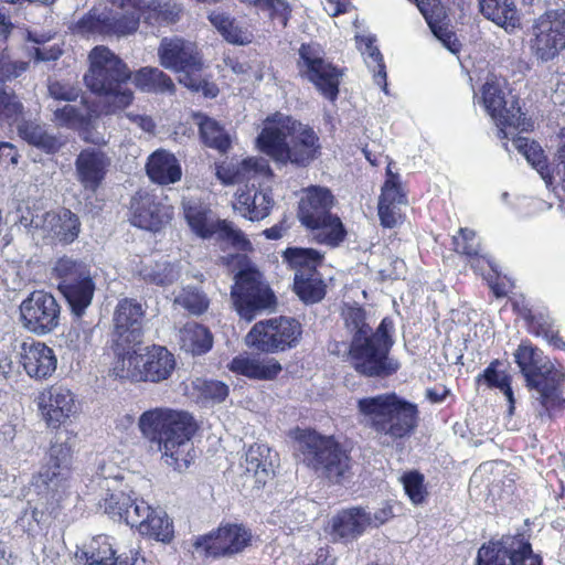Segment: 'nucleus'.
<instances>
[{
  "instance_id": "obj_1",
  "label": "nucleus",
  "mask_w": 565,
  "mask_h": 565,
  "mask_svg": "<svg viewBox=\"0 0 565 565\" xmlns=\"http://www.w3.org/2000/svg\"><path fill=\"white\" fill-rule=\"evenodd\" d=\"M256 143L278 166L305 168L321 153L316 131L281 113H275L264 120Z\"/></svg>"
},
{
  "instance_id": "obj_2",
  "label": "nucleus",
  "mask_w": 565,
  "mask_h": 565,
  "mask_svg": "<svg viewBox=\"0 0 565 565\" xmlns=\"http://www.w3.org/2000/svg\"><path fill=\"white\" fill-rule=\"evenodd\" d=\"M138 427L142 436L158 444L167 466L180 472L189 468L193 460L191 438L196 429L190 413L169 407L152 408L140 415Z\"/></svg>"
},
{
  "instance_id": "obj_3",
  "label": "nucleus",
  "mask_w": 565,
  "mask_h": 565,
  "mask_svg": "<svg viewBox=\"0 0 565 565\" xmlns=\"http://www.w3.org/2000/svg\"><path fill=\"white\" fill-rule=\"evenodd\" d=\"M113 466H100L92 480V487L102 498L98 502L104 513L116 519L126 526L137 530H168L172 522L161 508L152 509L143 501L137 503L125 493L122 480L118 475H111Z\"/></svg>"
},
{
  "instance_id": "obj_4",
  "label": "nucleus",
  "mask_w": 565,
  "mask_h": 565,
  "mask_svg": "<svg viewBox=\"0 0 565 565\" xmlns=\"http://www.w3.org/2000/svg\"><path fill=\"white\" fill-rule=\"evenodd\" d=\"M89 68L84 76L86 86L103 97L102 113L117 115L134 100V93L124 86L131 77L126 63L106 46H96L89 53Z\"/></svg>"
},
{
  "instance_id": "obj_5",
  "label": "nucleus",
  "mask_w": 565,
  "mask_h": 565,
  "mask_svg": "<svg viewBox=\"0 0 565 565\" xmlns=\"http://www.w3.org/2000/svg\"><path fill=\"white\" fill-rule=\"evenodd\" d=\"M362 423L377 435L396 440L409 436L418 424V408L395 393L359 399Z\"/></svg>"
},
{
  "instance_id": "obj_6",
  "label": "nucleus",
  "mask_w": 565,
  "mask_h": 565,
  "mask_svg": "<svg viewBox=\"0 0 565 565\" xmlns=\"http://www.w3.org/2000/svg\"><path fill=\"white\" fill-rule=\"evenodd\" d=\"M75 436L61 430L51 440L33 486L50 504H57L68 492L73 475Z\"/></svg>"
},
{
  "instance_id": "obj_7",
  "label": "nucleus",
  "mask_w": 565,
  "mask_h": 565,
  "mask_svg": "<svg viewBox=\"0 0 565 565\" xmlns=\"http://www.w3.org/2000/svg\"><path fill=\"white\" fill-rule=\"evenodd\" d=\"M514 360L546 409L565 402V374L540 349L523 342L514 352Z\"/></svg>"
},
{
  "instance_id": "obj_8",
  "label": "nucleus",
  "mask_w": 565,
  "mask_h": 565,
  "mask_svg": "<svg viewBox=\"0 0 565 565\" xmlns=\"http://www.w3.org/2000/svg\"><path fill=\"white\" fill-rule=\"evenodd\" d=\"M332 205L333 195L328 189L310 186L303 190L298 217L317 242L334 247L344 239L345 230L340 217L330 212Z\"/></svg>"
},
{
  "instance_id": "obj_9",
  "label": "nucleus",
  "mask_w": 565,
  "mask_h": 565,
  "mask_svg": "<svg viewBox=\"0 0 565 565\" xmlns=\"http://www.w3.org/2000/svg\"><path fill=\"white\" fill-rule=\"evenodd\" d=\"M160 65L179 74V83L191 90H204L205 95L215 96V87L209 86L201 71L203 58L198 45L181 36L163 38L158 47Z\"/></svg>"
},
{
  "instance_id": "obj_10",
  "label": "nucleus",
  "mask_w": 565,
  "mask_h": 565,
  "mask_svg": "<svg viewBox=\"0 0 565 565\" xmlns=\"http://www.w3.org/2000/svg\"><path fill=\"white\" fill-rule=\"evenodd\" d=\"M393 321L384 318L371 337L352 339L350 354L359 373L366 376H388L399 369L398 362L388 358L393 345Z\"/></svg>"
},
{
  "instance_id": "obj_11",
  "label": "nucleus",
  "mask_w": 565,
  "mask_h": 565,
  "mask_svg": "<svg viewBox=\"0 0 565 565\" xmlns=\"http://www.w3.org/2000/svg\"><path fill=\"white\" fill-rule=\"evenodd\" d=\"M298 449L303 462L329 480L340 482L350 475L351 459L347 450L332 437L315 431H302L298 437Z\"/></svg>"
},
{
  "instance_id": "obj_12",
  "label": "nucleus",
  "mask_w": 565,
  "mask_h": 565,
  "mask_svg": "<svg viewBox=\"0 0 565 565\" xmlns=\"http://www.w3.org/2000/svg\"><path fill=\"white\" fill-rule=\"evenodd\" d=\"M481 102L498 128V137L508 139L513 130H529L532 124L524 117L519 100L505 92V82L489 77L481 90Z\"/></svg>"
},
{
  "instance_id": "obj_13",
  "label": "nucleus",
  "mask_w": 565,
  "mask_h": 565,
  "mask_svg": "<svg viewBox=\"0 0 565 565\" xmlns=\"http://www.w3.org/2000/svg\"><path fill=\"white\" fill-rule=\"evenodd\" d=\"M54 274L60 279L58 289L68 301L72 311L81 317L90 305L95 284L89 268L68 257L60 258L54 266Z\"/></svg>"
},
{
  "instance_id": "obj_14",
  "label": "nucleus",
  "mask_w": 565,
  "mask_h": 565,
  "mask_svg": "<svg viewBox=\"0 0 565 565\" xmlns=\"http://www.w3.org/2000/svg\"><path fill=\"white\" fill-rule=\"evenodd\" d=\"M23 104L13 90L7 89L0 84V125H18L19 136L28 143L42 149L45 152H55L62 146L53 135L47 134L43 126L24 120Z\"/></svg>"
},
{
  "instance_id": "obj_15",
  "label": "nucleus",
  "mask_w": 565,
  "mask_h": 565,
  "mask_svg": "<svg viewBox=\"0 0 565 565\" xmlns=\"http://www.w3.org/2000/svg\"><path fill=\"white\" fill-rule=\"evenodd\" d=\"M235 279L231 295L241 318L252 321L259 311L273 307L275 297L258 270L246 268Z\"/></svg>"
},
{
  "instance_id": "obj_16",
  "label": "nucleus",
  "mask_w": 565,
  "mask_h": 565,
  "mask_svg": "<svg viewBox=\"0 0 565 565\" xmlns=\"http://www.w3.org/2000/svg\"><path fill=\"white\" fill-rule=\"evenodd\" d=\"M565 50V10H550L532 28L530 51L542 63H547Z\"/></svg>"
},
{
  "instance_id": "obj_17",
  "label": "nucleus",
  "mask_w": 565,
  "mask_h": 565,
  "mask_svg": "<svg viewBox=\"0 0 565 565\" xmlns=\"http://www.w3.org/2000/svg\"><path fill=\"white\" fill-rule=\"evenodd\" d=\"M300 335L301 326L297 320L278 317L255 323L246 335V343L263 352H276L296 345Z\"/></svg>"
},
{
  "instance_id": "obj_18",
  "label": "nucleus",
  "mask_w": 565,
  "mask_h": 565,
  "mask_svg": "<svg viewBox=\"0 0 565 565\" xmlns=\"http://www.w3.org/2000/svg\"><path fill=\"white\" fill-rule=\"evenodd\" d=\"M61 307L55 297L44 290L32 291L19 306V322L29 332L45 335L60 324Z\"/></svg>"
},
{
  "instance_id": "obj_19",
  "label": "nucleus",
  "mask_w": 565,
  "mask_h": 565,
  "mask_svg": "<svg viewBox=\"0 0 565 565\" xmlns=\"http://www.w3.org/2000/svg\"><path fill=\"white\" fill-rule=\"evenodd\" d=\"M477 565H542V557L522 534H507L478 551Z\"/></svg>"
},
{
  "instance_id": "obj_20",
  "label": "nucleus",
  "mask_w": 565,
  "mask_h": 565,
  "mask_svg": "<svg viewBox=\"0 0 565 565\" xmlns=\"http://www.w3.org/2000/svg\"><path fill=\"white\" fill-rule=\"evenodd\" d=\"M300 73L307 77L330 100L339 93V71L323 58V52L317 44H302L299 50Z\"/></svg>"
},
{
  "instance_id": "obj_21",
  "label": "nucleus",
  "mask_w": 565,
  "mask_h": 565,
  "mask_svg": "<svg viewBox=\"0 0 565 565\" xmlns=\"http://www.w3.org/2000/svg\"><path fill=\"white\" fill-rule=\"evenodd\" d=\"M172 215L173 207L153 192L141 190L131 199L130 222L134 226L157 232L170 222Z\"/></svg>"
},
{
  "instance_id": "obj_22",
  "label": "nucleus",
  "mask_w": 565,
  "mask_h": 565,
  "mask_svg": "<svg viewBox=\"0 0 565 565\" xmlns=\"http://www.w3.org/2000/svg\"><path fill=\"white\" fill-rule=\"evenodd\" d=\"M42 418L51 428H58L76 413L75 396L63 385H53L38 396Z\"/></svg>"
},
{
  "instance_id": "obj_23",
  "label": "nucleus",
  "mask_w": 565,
  "mask_h": 565,
  "mask_svg": "<svg viewBox=\"0 0 565 565\" xmlns=\"http://www.w3.org/2000/svg\"><path fill=\"white\" fill-rule=\"evenodd\" d=\"M111 158L100 148L83 149L75 159L76 180L85 190L96 192L106 178Z\"/></svg>"
},
{
  "instance_id": "obj_24",
  "label": "nucleus",
  "mask_w": 565,
  "mask_h": 565,
  "mask_svg": "<svg viewBox=\"0 0 565 565\" xmlns=\"http://www.w3.org/2000/svg\"><path fill=\"white\" fill-rule=\"evenodd\" d=\"M143 316L145 310L140 302L128 298L120 300L114 315V339H119V343H141Z\"/></svg>"
},
{
  "instance_id": "obj_25",
  "label": "nucleus",
  "mask_w": 565,
  "mask_h": 565,
  "mask_svg": "<svg viewBox=\"0 0 565 565\" xmlns=\"http://www.w3.org/2000/svg\"><path fill=\"white\" fill-rule=\"evenodd\" d=\"M20 355L23 370L34 380H46L56 370L57 359L53 349L42 342H24Z\"/></svg>"
},
{
  "instance_id": "obj_26",
  "label": "nucleus",
  "mask_w": 565,
  "mask_h": 565,
  "mask_svg": "<svg viewBox=\"0 0 565 565\" xmlns=\"http://www.w3.org/2000/svg\"><path fill=\"white\" fill-rule=\"evenodd\" d=\"M250 541V532H209L198 537L193 547L196 553L220 556L237 553Z\"/></svg>"
},
{
  "instance_id": "obj_27",
  "label": "nucleus",
  "mask_w": 565,
  "mask_h": 565,
  "mask_svg": "<svg viewBox=\"0 0 565 565\" xmlns=\"http://www.w3.org/2000/svg\"><path fill=\"white\" fill-rule=\"evenodd\" d=\"M270 175V167L264 158L224 162L216 168V177L226 185L249 182L257 177L269 178Z\"/></svg>"
},
{
  "instance_id": "obj_28",
  "label": "nucleus",
  "mask_w": 565,
  "mask_h": 565,
  "mask_svg": "<svg viewBox=\"0 0 565 565\" xmlns=\"http://www.w3.org/2000/svg\"><path fill=\"white\" fill-rule=\"evenodd\" d=\"M141 343L121 342L114 339L115 360L113 362L111 373L119 379H126L134 382L142 381V353Z\"/></svg>"
},
{
  "instance_id": "obj_29",
  "label": "nucleus",
  "mask_w": 565,
  "mask_h": 565,
  "mask_svg": "<svg viewBox=\"0 0 565 565\" xmlns=\"http://www.w3.org/2000/svg\"><path fill=\"white\" fill-rule=\"evenodd\" d=\"M142 381L160 383L168 380L175 370L174 355L164 347L152 345L142 353Z\"/></svg>"
},
{
  "instance_id": "obj_30",
  "label": "nucleus",
  "mask_w": 565,
  "mask_h": 565,
  "mask_svg": "<svg viewBox=\"0 0 565 565\" xmlns=\"http://www.w3.org/2000/svg\"><path fill=\"white\" fill-rule=\"evenodd\" d=\"M276 454L265 444L249 446L242 466L247 479H252L256 487L265 486L274 473Z\"/></svg>"
},
{
  "instance_id": "obj_31",
  "label": "nucleus",
  "mask_w": 565,
  "mask_h": 565,
  "mask_svg": "<svg viewBox=\"0 0 565 565\" xmlns=\"http://www.w3.org/2000/svg\"><path fill=\"white\" fill-rule=\"evenodd\" d=\"M81 223L70 210L44 213L42 235L64 244L72 243L79 234Z\"/></svg>"
},
{
  "instance_id": "obj_32",
  "label": "nucleus",
  "mask_w": 565,
  "mask_h": 565,
  "mask_svg": "<svg viewBox=\"0 0 565 565\" xmlns=\"http://www.w3.org/2000/svg\"><path fill=\"white\" fill-rule=\"evenodd\" d=\"M184 218L191 231L203 239L213 238V232L220 218H215L207 204L195 198L182 201Z\"/></svg>"
},
{
  "instance_id": "obj_33",
  "label": "nucleus",
  "mask_w": 565,
  "mask_h": 565,
  "mask_svg": "<svg viewBox=\"0 0 565 565\" xmlns=\"http://www.w3.org/2000/svg\"><path fill=\"white\" fill-rule=\"evenodd\" d=\"M390 513L385 510L372 514L361 507L339 511L331 520L332 530H364L379 527L385 523Z\"/></svg>"
},
{
  "instance_id": "obj_34",
  "label": "nucleus",
  "mask_w": 565,
  "mask_h": 565,
  "mask_svg": "<svg viewBox=\"0 0 565 565\" xmlns=\"http://www.w3.org/2000/svg\"><path fill=\"white\" fill-rule=\"evenodd\" d=\"M146 170L150 180L161 185L177 183L182 177L178 159L166 150L154 151L148 158Z\"/></svg>"
},
{
  "instance_id": "obj_35",
  "label": "nucleus",
  "mask_w": 565,
  "mask_h": 565,
  "mask_svg": "<svg viewBox=\"0 0 565 565\" xmlns=\"http://www.w3.org/2000/svg\"><path fill=\"white\" fill-rule=\"evenodd\" d=\"M230 370L253 380H271L280 371V363L274 358L238 355L230 363Z\"/></svg>"
},
{
  "instance_id": "obj_36",
  "label": "nucleus",
  "mask_w": 565,
  "mask_h": 565,
  "mask_svg": "<svg viewBox=\"0 0 565 565\" xmlns=\"http://www.w3.org/2000/svg\"><path fill=\"white\" fill-rule=\"evenodd\" d=\"M441 0H415L418 10L424 15L434 35L439 39L444 45L452 53L458 51V44L454 34L444 28L446 12L441 6Z\"/></svg>"
},
{
  "instance_id": "obj_37",
  "label": "nucleus",
  "mask_w": 565,
  "mask_h": 565,
  "mask_svg": "<svg viewBox=\"0 0 565 565\" xmlns=\"http://www.w3.org/2000/svg\"><path fill=\"white\" fill-rule=\"evenodd\" d=\"M274 204L271 195L254 188L238 190L233 207L250 221L263 220L269 214Z\"/></svg>"
},
{
  "instance_id": "obj_38",
  "label": "nucleus",
  "mask_w": 565,
  "mask_h": 565,
  "mask_svg": "<svg viewBox=\"0 0 565 565\" xmlns=\"http://www.w3.org/2000/svg\"><path fill=\"white\" fill-rule=\"evenodd\" d=\"M97 118V111L84 100L81 102L79 107L66 104L62 108L54 109V121L58 126L76 130L83 127H93Z\"/></svg>"
},
{
  "instance_id": "obj_39",
  "label": "nucleus",
  "mask_w": 565,
  "mask_h": 565,
  "mask_svg": "<svg viewBox=\"0 0 565 565\" xmlns=\"http://www.w3.org/2000/svg\"><path fill=\"white\" fill-rule=\"evenodd\" d=\"M481 13L507 31L519 25V15L513 0H479Z\"/></svg>"
},
{
  "instance_id": "obj_40",
  "label": "nucleus",
  "mask_w": 565,
  "mask_h": 565,
  "mask_svg": "<svg viewBox=\"0 0 565 565\" xmlns=\"http://www.w3.org/2000/svg\"><path fill=\"white\" fill-rule=\"evenodd\" d=\"M179 344L185 352L200 355L213 345L212 333L196 322H188L179 331Z\"/></svg>"
},
{
  "instance_id": "obj_41",
  "label": "nucleus",
  "mask_w": 565,
  "mask_h": 565,
  "mask_svg": "<svg viewBox=\"0 0 565 565\" xmlns=\"http://www.w3.org/2000/svg\"><path fill=\"white\" fill-rule=\"evenodd\" d=\"M95 328L77 317L64 333L65 347L78 355H85L94 345Z\"/></svg>"
},
{
  "instance_id": "obj_42",
  "label": "nucleus",
  "mask_w": 565,
  "mask_h": 565,
  "mask_svg": "<svg viewBox=\"0 0 565 565\" xmlns=\"http://www.w3.org/2000/svg\"><path fill=\"white\" fill-rule=\"evenodd\" d=\"M373 36H356L358 47L364 56L367 67L373 72L374 82L387 93L386 71L383 56Z\"/></svg>"
},
{
  "instance_id": "obj_43",
  "label": "nucleus",
  "mask_w": 565,
  "mask_h": 565,
  "mask_svg": "<svg viewBox=\"0 0 565 565\" xmlns=\"http://www.w3.org/2000/svg\"><path fill=\"white\" fill-rule=\"evenodd\" d=\"M284 259L295 274L308 275L317 273V267L323 260V254L313 248L290 247L285 250Z\"/></svg>"
},
{
  "instance_id": "obj_44",
  "label": "nucleus",
  "mask_w": 565,
  "mask_h": 565,
  "mask_svg": "<svg viewBox=\"0 0 565 565\" xmlns=\"http://www.w3.org/2000/svg\"><path fill=\"white\" fill-rule=\"evenodd\" d=\"M135 85L142 92L172 93L174 84L169 75L158 67H142L134 76Z\"/></svg>"
},
{
  "instance_id": "obj_45",
  "label": "nucleus",
  "mask_w": 565,
  "mask_h": 565,
  "mask_svg": "<svg viewBox=\"0 0 565 565\" xmlns=\"http://www.w3.org/2000/svg\"><path fill=\"white\" fill-rule=\"evenodd\" d=\"M195 122L199 126L201 138L206 146L221 152H225L230 148V135L215 119L199 114L195 116Z\"/></svg>"
},
{
  "instance_id": "obj_46",
  "label": "nucleus",
  "mask_w": 565,
  "mask_h": 565,
  "mask_svg": "<svg viewBox=\"0 0 565 565\" xmlns=\"http://www.w3.org/2000/svg\"><path fill=\"white\" fill-rule=\"evenodd\" d=\"M139 275L146 282L157 286H168L180 278L181 269L178 264L161 262L145 265L139 270Z\"/></svg>"
},
{
  "instance_id": "obj_47",
  "label": "nucleus",
  "mask_w": 565,
  "mask_h": 565,
  "mask_svg": "<svg viewBox=\"0 0 565 565\" xmlns=\"http://www.w3.org/2000/svg\"><path fill=\"white\" fill-rule=\"evenodd\" d=\"M324 284L319 273L295 274L294 289L305 302H317L324 296Z\"/></svg>"
},
{
  "instance_id": "obj_48",
  "label": "nucleus",
  "mask_w": 565,
  "mask_h": 565,
  "mask_svg": "<svg viewBox=\"0 0 565 565\" xmlns=\"http://www.w3.org/2000/svg\"><path fill=\"white\" fill-rule=\"evenodd\" d=\"M512 147L515 150H518L521 154H523L526 161L540 172L541 177L545 180L547 184L551 183V177H548V174L545 173V157L539 143L530 141L525 137H513Z\"/></svg>"
},
{
  "instance_id": "obj_49",
  "label": "nucleus",
  "mask_w": 565,
  "mask_h": 565,
  "mask_svg": "<svg viewBox=\"0 0 565 565\" xmlns=\"http://www.w3.org/2000/svg\"><path fill=\"white\" fill-rule=\"evenodd\" d=\"M213 232V237L221 244H227L237 252H248L252 244L245 234L232 222L218 220Z\"/></svg>"
},
{
  "instance_id": "obj_50",
  "label": "nucleus",
  "mask_w": 565,
  "mask_h": 565,
  "mask_svg": "<svg viewBox=\"0 0 565 565\" xmlns=\"http://www.w3.org/2000/svg\"><path fill=\"white\" fill-rule=\"evenodd\" d=\"M174 305L180 306L191 315L200 316L207 310L210 301L199 288L188 286L175 296Z\"/></svg>"
},
{
  "instance_id": "obj_51",
  "label": "nucleus",
  "mask_w": 565,
  "mask_h": 565,
  "mask_svg": "<svg viewBox=\"0 0 565 565\" xmlns=\"http://www.w3.org/2000/svg\"><path fill=\"white\" fill-rule=\"evenodd\" d=\"M193 388L207 403H222L228 396V386L220 381L196 379Z\"/></svg>"
},
{
  "instance_id": "obj_52",
  "label": "nucleus",
  "mask_w": 565,
  "mask_h": 565,
  "mask_svg": "<svg viewBox=\"0 0 565 565\" xmlns=\"http://www.w3.org/2000/svg\"><path fill=\"white\" fill-rule=\"evenodd\" d=\"M342 316L347 329L353 334L352 339L371 337V328L362 308L348 306L343 309Z\"/></svg>"
},
{
  "instance_id": "obj_53",
  "label": "nucleus",
  "mask_w": 565,
  "mask_h": 565,
  "mask_svg": "<svg viewBox=\"0 0 565 565\" xmlns=\"http://www.w3.org/2000/svg\"><path fill=\"white\" fill-rule=\"evenodd\" d=\"M405 493L414 504H422L428 492L425 486V477L418 471H408L401 477Z\"/></svg>"
},
{
  "instance_id": "obj_54",
  "label": "nucleus",
  "mask_w": 565,
  "mask_h": 565,
  "mask_svg": "<svg viewBox=\"0 0 565 565\" xmlns=\"http://www.w3.org/2000/svg\"><path fill=\"white\" fill-rule=\"evenodd\" d=\"M499 364L498 361L492 362L483 372L481 375L487 384L491 387L499 388L504 396L507 397L509 404H510V413H512L513 404H514V397L513 392L510 384V376L505 373H500L495 370V366Z\"/></svg>"
},
{
  "instance_id": "obj_55",
  "label": "nucleus",
  "mask_w": 565,
  "mask_h": 565,
  "mask_svg": "<svg viewBox=\"0 0 565 565\" xmlns=\"http://www.w3.org/2000/svg\"><path fill=\"white\" fill-rule=\"evenodd\" d=\"M379 203L393 205H405L407 203L406 195L398 183V175L391 171L390 166L387 167V180L382 188Z\"/></svg>"
},
{
  "instance_id": "obj_56",
  "label": "nucleus",
  "mask_w": 565,
  "mask_h": 565,
  "mask_svg": "<svg viewBox=\"0 0 565 565\" xmlns=\"http://www.w3.org/2000/svg\"><path fill=\"white\" fill-rule=\"evenodd\" d=\"M256 10L271 20H278L282 26L287 25L291 14V8L286 0H258Z\"/></svg>"
},
{
  "instance_id": "obj_57",
  "label": "nucleus",
  "mask_w": 565,
  "mask_h": 565,
  "mask_svg": "<svg viewBox=\"0 0 565 565\" xmlns=\"http://www.w3.org/2000/svg\"><path fill=\"white\" fill-rule=\"evenodd\" d=\"M457 253L468 257H477L480 254V243L476 233L469 228H460L458 234L452 238Z\"/></svg>"
},
{
  "instance_id": "obj_58",
  "label": "nucleus",
  "mask_w": 565,
  "mask_h": 565,
  "mask_svg": "<svg viewBox=\"0 0 565 565\" xmlns=\"http://www.w3.org/2000/svg\"><path fill=\"white\" fill-rule=\"evenodd\" d=\"M28 67L26 62L13 61L7 49L0 50V81H9L21 75Z\"/></svg>"
},
{
  "instance_id": "obj_59",
  "label": "nucleus",
  "mask_w": 565,
  "mask_h": 565,
  "mask_svg": "<svg viewBox=\"0 0 565 565\" xmlns=\"http://www.w3.org/2000/svg\"><path fill=\"white\" fill-rule=\"evenodd\" d=\"M209 20L227 42H242V34H233L227 31V28H233V23L235 22V20L227 13L222 11H213L209 14Z\"/></svg>"
},
{
  "instance_id": "obj_60",
  "label": "nucleus",
  "mask_w": 565,
  "mask_h": 565,
  "mask_svg": "<svg viewBox=\"0 0 565 565\" xmlns=\"http://www.w3.org/2000/svg\"><path fill=\"white\" fill-rule=\"evenodd\" d=\"M131 9H136L149 24H160V11L162 2L159 0H129Z\"/></svg>"
},
{
  "instance_id": "obj_61",
  "label": "nucleus",
  "mask_w": 565,
  "mask_h": 565,
  "mask_svg": "<svg viewBox=\"0 0 565 565\" xmlns=\"http://www.w3.org/2000/svg\"><path fill=\"white\" fill-rule=\"evenodd\" d=\"M76 557L86 561L88 565H114L113 562L107 563V556L102 555L100 545L95 543V537L88 544L77 548Z\"/></svg>"
},
{
  "instance_id": "obj_62",
  "label": "nucleus",
  "mask_w": 565,
  "mask_h": 565,
  "mask_svg": "<svg viewBox=\"0 0 565 565\" xmlns=\"http://www.w3.org/2000/svg\"><path fill=\"white\" fill-rule=\"evenodd\" d=\"M50 95L56 100L75 102L81 94V89L74 85L53 82L49 85Z\"/></svg>"
},
{
  "instance_id": "obj_63",
  "label": "nucleus",
  "mask_w": 565,
  "mask_h": 565,
  "mask_svg": "<svg viewBox=\"0 0 565 565\" xmlns=\"http://www.w3.org/2000/svg\"><path fill=\"white\" fill-rule=\"evenodd\" d=\"M18 222L25 230H36L43 232L44 213H39L29 207L19 209Z\"/></svg>"
},
{
  "instance_id": "obj_64",
  "label": "nucleus",
  "mask_w": 565,
  "mask_h": 565,
  "mask_svg": "<svg viewBox=\"0 0 565 565\" xmlns=\"http://www.w3.org/2000/svg\"><path fill=\"white\" fill-rule=\"evenodd\" d=\"M140 14L136 9L129 14L122 15L115 20L114 32L119 35H126L135 32L138 29Z\"/></svg>"
}]
</instances>
